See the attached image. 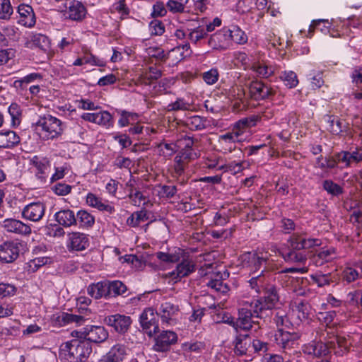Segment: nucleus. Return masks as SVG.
Listing matches in <instances>:
<instances>
[{
	"label": "nucleus",
	"instance_id": "obj_1",
	"mask_svg": "<svg viewBox=\"0 0 362 362\" xmlns=\"http://www.w3.org/2000/svg\"><path fill=\"white\" fill-rule=\"evenodd\" d=\"M261 293L263 296L259 299L242 302L240 315L243 316L241 320L245 323L247 324L248 320L252 317L255 325L259 324L258 320L263 317L264 312L272 309L279 300L278 288L272 284L267 285Z\"/></svg>",
	"mask_w": 362,
	"mask_h": 362
},
{
	"label": "nucleus",
	"instance_id": "obj_2",
	"mask_svg": "<svg viewBox=\"0 0 362 362\" xmlns=\"http://www.w3.org/2000/svg\"><path fill=\"white\" fill-rule=\"evenodd\" d=\"M291 249L282 253L286 262L305 264L307 261L306 250L320 246L322 241L317 238H308L306 234L293 233L288 240Z\"/></svg>",
	"mask_w": 362,
	"mask_h": 362
},
{
	"label": "nucleus",
	"instance_id": "obj_3",
	"mask_svg": "<svg viewBox=\"0 0 362 362\" xmlns=\"http://www.w3.org/2000/svg\"><path fill=\"white\" fill-rule=\"evenodd\" d=\"M91 352L89 342L74 339L61 345L59 357L64 362H83Z\"/></svg>",
	"mask_w": 362,
	"mask_h": 362
},
{
	"label": "nucleus",
	"instance_id": "obj_4",
	"mask_svg": "<svg viewBox=\"0 0 362 362\" xmlns=\"http://www.w3.org/2000/svg\"><path fill=\"white\" fill-rule=\"evenodd\" d=\"M241 263L243 267L248 268L252 275L267 272L268 257L263 253L252 252H245L240 256Z\"/></svg>",
	"mask_w": 362,
	"mask_h": 362
},
{
	"label": "nucleus",
	"instance_id": "obj_5",
	"mask_svg": "<svg viewBox=\"0 0 362 362\" xmlns=\"http://www.w3.org/2000/svg\"><path fill=\"white\" fill-rule=\"evenodd\" d=\"M36 127L41 129V134L46 139H54L62 132L61 121L50 115L40 117L36 122Z\"/></svg>",
	"mask_w": 362,
	"mask_h": 362
},
{
	"label": "nucleus",
	"instance_id": "obj_6",
	"mask_svg": "<svg viewBox=\"0 0 362 362\" xmlns=\"http://www.w3.org/2000/svg\"><path fill=\"white\" fill-rule=\"evenodd\" d=\"M241 310L242 303L240 304V306L238 308V317L236 321H234V318L228 313L223 310L218 313L215 315L214 320H216V323L223 322L231 325L235 329L236 332H238L239 329L248 331L252 328L253 325H255V321L252 320V317H250V319L248 320V323L245 324V322L241 320V317H243L240 315Z\"/></svg>",
	"mask_w": 362,
	"mask_h": 362
},
{
	"label": "nucleus",
	"instance_id": "obj_7",
	"mask_svg": "<svg viewBox=\"0 0 362 362\" xmlns=\"http://www.w3.org/2000/svg\"><path fill=\"white\" fill-rule=\"evenodd\" d=\"M23 249V244L18 240L5 241L0 245V260L6 263L13 262Z\"/></svg>",
	"mask_w": 362,
	"mask_h": 362
},
{
	"label": "nucleus",
	"instance_id": "obj_8",
	"mask_svg": "<svg viewBox=\"0 0 362 362\" xmlns=\"http://www.w3.org/2000/svg\"><path fill=\"white\" fill-rule=\"evenodd\" d=\"M139 322L143 330L149 337H153L159 331L158 314L153 308L145 309L140 315Z\"/></svg>",
	"mask_w": 362,
	"mask_h": 362
},
{
	"label": "nucleus",
	"instance_id": "obj_9",
	"mask_svg": "<svg viewBox=\"0 0 362 362\" xmlns=\"http://www.w3.org/2000/svg\"><path fill=\"white\" fill-rule=\"evenodd\" d=\"M335 349L334 341H330L327 343L322 341H312L303 347L305 354L311 355L317 358L326 357L331 353V349Z\"/></svg>",
	"mask_w": 362,
	"mask_h": 362
},
{
	"label": "nucleus",
	"instance_id": "obj_10",
	"mask_svg": "<svg viewBox=\"0 0 362 362\" xmlns=\"http://www.w3.org/2000/svg\"><path fill=\"white\" fill-rule=\"evenodd\" d=\"M80 337L85 339L86 341L101 343L108 337V332L102 326H87L80 332Z\"/></svg>",
	"mask_w": 362,
	"mask_h": 362
},
{
	"label": "nucleus",
	"instance_id": "obj_11",
	"mask_svg": "<svg viewBox=\"0 0 362 362\" xmlns=\"http://www.w3.org/2000/svg\"><path fill=\"white\" fill-rule=\"evenodd\" d=\"M250 97L255 100L269 99L274 94L273 89L260 81H252L248 86Z\"/></svg>",
	"mask_w": 362,
	"mask_h": 362
},
{
	"label": "nucleus",
	"instance_id": "obj_12",
	"mask_svg": "<svg viewBox=\"0 0 362 362\" xmlns=\"http://www.w3.org/2000/svg\"><path fill=\"white\" fill-rule=\"evenodd\" d=\"M107 325L120 334H124L129 329L132 321L129 316L121 314H115L107 316L105 319Z\"/></svg>",
	"mask_w": 362,
	"mask_h": 362
},
{
	"label": "nucleus",
	"instance_id": "obj_13",
	"mask_svg": "<svg viewBox=\"0 0 362 362\" xmlns=\"http://www.w3.org/2000/svg\"><path fill=\"white\" fill-rule=\"evenodd\" d=\"M337 159L342 165V168L352 167L362 162V147L356 148L354 151H342L337 153Z\"/></svg>",
	"mask_w": 362,
	"mask_h": 362
},
{
	"label": "nucleus",
	"instance_id": "obj_14",
	"mask_svg": "<svg viewBox=\"0 0 362 362\" xmlns=\"http://www.w3.org/2000/svg\"><path fill=\"white\" fill-rule=\"evenodd\" d=\"M89 246V238L85 233L72 232L68 235L67 248L69 251H83Z\"/></svg>",
	"mask_w": 362,
	"mask_h": 362
},
{
	"label": "nucleus",
	"instance_id": "obj_15",
	"mask_svg": "<svg viewBox=\"0 0 362 362\" xmlns=\"http://www.w3.org/2000/svg\"><path fill=\"white\" fill-rule=\"evenodd\" d=\"M207 44L214 49L225 50L230 46L229 33L227 29H222L211 35Z\"/></svg>",
	"mask_w": 362,
	"mask_h": 362
},
{
	"label": "nucleus",
	"instance_id": "obj_16",
	"mask_svg": "<svg viewBox=\"0 0 362 362\" xmlns=\"http://www.w3.org/2000/svg\"><path fill=\"white\" fill-rule=\"evenodd\" d=\"M66 10L64 12V16L72 21H80L84 18L86 13V9L79 1L69 0L66 3Z\"/></svg>",
	"mask_w": 362,
	"mask_h": 362
},
{
	"label": "nucleus",
	"instance_id": "obj_17",
	"mask_svg": "<svg viewBox=\"0 0 362 362\" xmlns=\"http://www.w3.org/2000/svg\"><path fill=\"white\" fill-rule=\"evenodd\" d=\"M177 335L172 331H163L156 338L154 349L156 351H168L170 346L177 342Z\"/></svg>",
	"mask_w": 362,
	"mask_h": 362
},
{
	"label": "nucleus",
	"instance_id": "obj_18",
	"mask_svg": "<svg viewBox=\"0 0 362 362\" xmlns=\"http://www.w3.org/2000/svg\"><path fill=\"white\" fill-rule=\"evenodd\" d=\"M195 265L190 259H183L179 263L176 269L168 274V276L175 283L179 281L182 278L185 277L194 271Z\"/></svg>",
	"mask_w": 362,
	"mask_h": 362
},
{
	"label": "nucleus",
	"instance_id": "obj_19",
	"mask_svg": "<svg viewBox=\"0 0 362 362\" xmlns=\"http://www.w3.org/2000/svg\"><path fill=\"white\" fill-rule=\"evenodd\" d=\"M0 226L8 233L21 235H29L31 233V228L29 226L16 219L6 218L0 223Z\"/></svg>",
	"mask_w": 362,
	"mask_h": 362
},
{
	"label": "nucleus",
	"instance_id": "obj_20",
	"mask_svg": "<svg viewBox=\"0 0 362 362\" xmlns=\"http://www.w3.org/2000/svg\"><path fill=\"white\" fill-rule=\"evenodd\" d=\"M187 39L194 44H197L206 39L208 34L204 26L200 25L198 21H191L186 26Z\"/></svg>",
	"mask_w": 362,
	"mask_h": 362
},
{
	"label": "nucleus",
	"instance_id": "obj_21",
	"mask_svg": "<svg viewBox=\"0 0 362 362\" xmlns=\"http://www.w3.org/2000/svg\"><path fill=\"white\" fill-rule=\"evenodd\" d=\"M45 206L41 202H33L25 206L22 211L24 218L32 221H39L45 214Z\"/></svg>",
	"mask_w": 362,
	"mask_h": 362
},
{
	"label": "nucleus",
	"instance_id": "obj_22",
	"mask_svg": "<svg viewBox=\"0 0 362 362\" xmlns=\"http://www.w3.org/2000/svg\"><path fill=\"white\" fill-rule=\"evenodd\" d=\"M127 355V347L120 344L114 345L100 359V362H122Z\"/></svg>",
	"mask_w": 362,
	"mask_h": 362
},
{
	"label": "nucleus",
	"instance_id": "obj_23",
	"mask_svg": "<svg viewBox=\"0 0 362 362\" xmlns=\"http://www.w3.org/2000/svg\"><path fill=\"white\" fill-rule=\"evenodd\" d=\"M19 18L18 23L28 28H31L35 24V16L33 8L28 4H21L18 7Z\"/></svg>",
	"mask_w": 362,
	"mask_h": 362
},
{
	"label": "nucleus",
	"instance_id": "obj_24",
	"mask_svg": "<svg viewBox=\"0 0 362 362\" xmlns=\"http://www.w3.org/2000/svg\"><path fill=\"white\" fill-rule=\"evenodd\" d=\"M31 163L36 168V177L42 183H45L48 177L50 161L47 158H40L35 156L31 160Z\"/></svg>",
	"mask_w": 362,
	"mask_h": 362
},
{
	"label": "nucleus",
	"instance_id": "obj_25",
	"mask_svg": "<svg viewBox=\"0 0 362 362\" xmlns=\"http://www.w3.org/2000/svg\"><path fill=\"white\" fill-rule=\"evenodd\" d=\"M20 142V137L13 131L6 130L0 132V148H10Z\"/></svg>",
	"mask_w": 362,
	"mask_h": 362
},
{
	"label": "nucleus",
	"instance_id": "obj_26",
	"mask_svg": "<svg viewBox=\"0 0 362 362\" xmlns=\"http://www.w3.org/2000/svg\"><path fill=\"white\" fill-rule=\"evenodd\" d=\"M234 351L236 355L243 356L247 354L251 345L250 337L247 334H238L234 340Z\"/></svg>",
	"mask_w": 362,
	"mask_h": 362
},
{
	"label": "nucleus",
	"instance_id": "obj_27",
	"mask_svg": "<svg viewBox=\"0 0 362 362\" xmlns=\"http://www.w3.org/2000/svg\"><path fill=\"white\" fill-rule=\"evenodd\" d=\"M78 310V315L66 313L63 317L64 322L66 323L75 322L77 325H81L88 320L87 316L90 315V310L88 308L80 305Z\"/></svg>",
	"mask_w": 362,
	"mask_h": 362
},
{
	"label": "nucleus",
	"instance_id": "obj_28",
	"mask_svg": "<svg viewBox=\"0 0 362 362\" xmlns=\"http://www.w3.org/2000/svg\"><path fill=\"white\" fill-rule=\"evenodd\" d=\"M55 219L59 225L64 227L76 225V218L74 212L70 209L61 210L57 212Z\"/></svg>",
	"mask_w": 362,
	"mask_h": 362
},
{
	"label": "nucleus",
	"instance_id": "obj_29",
	"mask_svg": "<svg viewBox=\"0 0 362 362\" xmlns=\"http://www.w3.org/2000/svg\"><path fill=\"white\" fill-rule=\"evenodd\" d=\"M185 124L190 130L200 131L210 125V122L205 117L194 115L186 119Z\"/></svg>",
	"mask_w": 362,
	"mask_h": 362
},
{
	"label": "nucleus",
	"instance_id": "obj_30",
	"mask_svg": "<svg viewBox=\"0 0 362 362\" xmlns=\"http://www.w3.org/2000/svg\"><path fill=\"white\" fill-rule=\"evenodd\" d=\"M335 250L332 247L322 250L310 257L311 262L316 266H321L325 262H329L334 258Z\"/></svg>",
	"mask_w": 362,
	"mask_h": 362
},
{
	"label": "nucleus",
	"instance_id": "obj_31",
	"mask_svg": "<svg viewBox=\"0 0 362 362\" xmlns=\"http://www.w3.org/2000/svg\"><path fill=\"white\" fill-rule=\"evenodd\" d=\"M276 340L279 344H281L284 348L289 345L291 341H293L299 338V335L296 332H291L289 329L279 328L275 335Z\"/></svg>",
	"mask_w": 362,
	"mask_h": 362
},
{
	"label": "nucleus",
	"instance_id": "obj_32",
	"mask_svg": "<svg viewBox=\"0 0 362 362\" xmlns=\"http://www.w3.org/2000/svg\"><path fill=\"white\" fill-rule=\"evenodd\" d=\"M162 72L156 67L151 66L147 70L142 72L139 76L138 81L144 85H150L153 81L158 80L161 77Z\"/></svg>",
	"mask_w": 362,
	"mask_h": 362
},
{
	"label": "nucleus",
	"instance_id": "obj_33",
	"mask_svg": "<svg viewBox=\"0 0 362 362\" xmlns=\"http://www.w3.org/2000/svg\"><path fill=\"white\" fill-rule=\"evenodd\" d=\"M86 202L89 206L95 207L100 211H105L110 214L115 211L113 206L103 202L101 198L98 197L92 193L88 194L86 197Z\"/></svg>",
	"mask_w": 362,
	"mask_h": 362
},
{
	"label": "nucleus",
	"instance_id": "obj_34",
	"mask_svg": "<svg viewBox=\"0 0 362 362\" xmlns=\"http://www.w3.org/2000/svg\"><path fill=\"white\" fill-rule=\"evenodd\" d=\"M107 298L123 295L127 288L120 281H106Z\"/></svg>",
	"mask_w": 362,
	"mask_h": 362
},
{
	"label": "nucleus",
	"instance_id": "obj_35",
	"mask_svg": "<svg viewBox=\"0 0 362 362\" xmlns=\"http://www.w3.org/2000/svg\"><path fill=\"white\" fill-rule=\"evenodd\" d=\"M249 284L251 288L255 289L256 292L259 293H261L267 285L271 284L267 279L264 273H259L252 275L251 279L249 281Z\"/></svg>",
	"mask_w": 362,
	"mask_h": 362
},
{
	"label": "nucleus",
	"instance_id": "obj_36",
	"mask_svg": "<svg viewBox=\"0 0 362 362\" xmlns=\"http://www.w3.org/2000/svg\"><path fill=\"white\" fill-rule=\"evenodd\" d=\"M87 291L91 297L99 299L102 297L107 298L106 281H100L97 284H90Z\"/></svg>",
	"mask_w": 362,
	"mask_h": 362
},
{
	"label": "nucleus",
	"instance_id": "obj_37",
	"mask_svg": "<svg viewBox=\"0 0 362 362\" xmlns=\"http://www.w3.org/2000/svg\"><path fill=\"white\" fill-rule=\"evenodd\" d=\"M273 315V320L278 327V329L279 328H284V329H291L292 327V323L288 318L285 310L281 309H276L274 310Z\"/></svg>",
	"mask_w": 362,
	"mask_h": 362
},
{
	"label": "nucleus",
	"instance_id": "obj_38",
	"mask_svg": "<svg viewBox=\"0 0 362 362\" xmlns=\"http://www.w3.org/2000/svg\"><path fill=\"white\" fill-rule=\"evenodd\" d=\"M160 317L163 322L170 323L172 317L175 315L179 310L178 307L170 302H165L160 305Z\"/></svg>",
	"mask_w": 362,
	"mask_h": 362
},
{
	"label": "nucleus",
	"instance_id": "obj_39",
	"mask_svg": "<svg viewBox=\"0 0 362 362\" xmlns=\"http://www.w3.org/2000/svg\"><path fill=\"white\" fill-rule=\"evenodd\" d=\"M229 33V41H233L237 44L243 45L247 42V36L245 33L238 26H233L231 29H227Z\"/></svg>",
	"mask_w": 362,
	"mask_h": 362
},
{
	"label": "nucleus",
	"instance_id": "obj_40",
	"mask_svg": "<svg viewBox=\"0 0 362 362\" xmlns=\"http://www.w3.org/2000/svg\"><path fill=\"white\" fill-rule=\"evenodd\" d=\"M76 224L78 223L80 227L90 228L95 223V218L90 213L84 210H80L76 214Z\"/></svg>",
	"mask_w": 362,
	"mask_h": 362
},
{
	"label": "nucleus",
	"instance_id": "obj_41",
	"mask_svg": "<svg viewBox=\"0 0 362 362\" xmlns=\"http://www.w3.org/2000/svg\"><path fill=\"white\" fill-rule=\"evenodd\" d=\"M339 161L337 159V153L333 156L325 157L322 156L316 160V166L321 169H333L337 166Z\"/></svg>",
	"mask_w": 362,
	"mask_h": 362
},
{
	"label": "nucleus",
	"instance_id": "obj_42",
	"mask_svg": "<svg viewBox=\"0 0 362 362\" xmlns=\"http://www.w3.org/2000/svg\"><path fill=\"white\" fill-rule=\"evenodd\" d=\"M156 187L158 195L162 199H172L177 192V188L175 185H158Z\"/></svg>",
	"mask_w": 362,
	"mask_h": 362
},
{
	"label": "nucleus",
	"instance_id": "obj_43",
	"mask_svg": "<svg viewBox=\"0 0 362 362\" xmlns=\"http://www.w3.org/2000/svg\"><path fill=\"white\" fill-rule=\"evenodd\" d=\"M188 1L189 0H168L166 8L172 13H185Z\"/></svg>",
	"mask_w": 362,
	"mask_h": 362
},
{
	"label": "nucleus",
	"instance_id": "obj_44",
	"mask_svg": "<svg viewBox=\"0 0 362 362\" xmlns=\"http://www.w3.org/2000/svg\"><path fill=\"white\" fill-rule=\"evenodd\" d=\"M148 218L146 211H139L133 213L127 220V225L136 227L140 225L141 223L147 221Z\"/></svg>",
	"mask_w": 362,
	"mask_h": 362
},
{
	"label": "nucleus",
	"instance_id": "obj_45",
	"mask_svg": "<svg viewBox=\"0 0 362 362\" xmlns=\"http://www.w3.org/2000/svg\"><path fill=\"white\" fill-rule=\"evenodd\" d=\"M120 115V118L118 124L120 127H127L132 124V122L136 121L139 118V115L134 112H130L126 110H121L118 112Z\"/></svg>",
	"mask_w": 362,
	"mask_h": 362
},
{
	"label": "nucleus",
	"instance_id": "obj_46",
	"mask_svg": "<svg viewBox=\"0 0 362 362\" xmlns=\"http://www.w3.org/2000/svg\"><path fill=\"white\" fill-rule=\"evenodd\" d=\"M257 117H245L240 119L234 124L233 130L240 132V135L242 134L245 128L253 127L256 124L257 121Z\"/></svg>",
	"mask_w": 362,
	"mask_h": 362
},
{
	"label": "nucleus",
	"instance_id": "obj_47",
	"mask_svg": "<svg viewBox=\"0 0 362 362\" xmlns=\"http://www.w3.org/2000/svg\"><path fill=\"white\" fill-rule=\"evenodd\" d=\"M311 279L319 287L329 285L334 281L331 274H322V272H317L311 275Z\"/></svg>",
	"mask_w": 362,
	"mask_h": 362
},
{
	"label": "nucleus",
	"instance_id": "obj_48",
	"mask_svg": "<svg viewBox=\"0 0 362 362\" xmlns=\"http://www.w3.org/2000/svg\"><path fill=\"white\" fill-rule=\"evenodd\" d=\"M281 78L284 82V84L289 88L296 87L298 83L297 75L292 71L283 72Z\"/></svg>",
	"mask_w": 362,
	"mask_h": 362
},
{
	"label": "nucleus",
	"instance_id": "obj_49",
	"mask_svg": "<svg viewBox=\"0 0 362 362\" xmlns=\"http://www.w3.org/2000/svg\"><path fill=\"white\" fill-rule=\"evenodd\" d=\"M251 69L255 71L259 76L265 78L269 77L273 73L272 67L259 62L252 64Z\"/></svg>",
	"mask_w": 362,
	"mask_h": 362
},
{
	"label": "nucleus",
	"instance_id": "obj_50",
	"mask_svg": "<svg viewBox=\"0 0 362 362\" xmlns=\"http://www.w3.org/2000/svg\"><path fill=\"white\" fill-rule=\"evenodd\" d=\"M327 117L328 130L333 134H339L342 132L341 121L333 115H329Z\"/></svg>",
	"mask_w": 362,
	"mask_h": 362
},
{
	"label": "nucleus",
	"instance_id": "obj_51",
	"mask_svg": "<svg viewBox=\"0 0 362 362\" xmlns=\"http://www.w3.org/2000/svg\"><path fill=\"white\" fill-rule=\"evenodd\" d=\"M13 13L10 0H0V19L8 20Z\"/></svg>",
	"mask_w": 362,
	"mask_h": 362
},
{
	"label": "nucleus",
	"instance_id": "obj_52",
	"mask_svg": "<svg viewBox=\"0 0 362 362\" xmlns=\"http://www.w3.org/2000/svg\"><path fill=\"white\" fill-rule=\"evenodd\" d=\"M323 189L334 196H338L343 192V189L338 184L334 182L331 180H326L323 182Z\"/></svg>",
	"mask_w": 362,
	"mask_h": 362
},
{
	"label": "nucleus",
	"instance_id": "obj_53",
	"mask_svg": "<svg viewBox=\"0 0 362 362\" xmlns=\"http://www.w3.org/2000/svg\"><path fill=\"white\" fill-rule=\"evenodd\" d=\"M95 123L99 125L112 126V115L107 111L95 113Z\"/></svg>",
	"mask_w": 362,
	"mask_h": 362
},
{
	"label": "nucleus",
	"instance_id": "obj_54",
	"mask_svg": "<svg viewBox=\"0 0 362 362\" xmlns=\"http://www.w3.org/2000/svg\"><path fill=\"white\" fill-rule=\"evenodd\" d=\"M349 305L362 309V290H356L348 293Z\"/></svg>",
	"mask_w": 362,
	"mask_h": 362
},
{
	"label": "nucleus",
	"instance_id": "obj_55",
	"mask_svg": "<svg viewBox=\"0 0 362 362\" xmlns=\"http://www.w3.org/2000/svg\"><path fill=\"white\" fill-rule=\"evenodd\" d=\"M360 276V273L353 267H346L342 272V279L347 283L356 280Z\"/></svg>",
	"mask_w": 362,
	"mask_h": 362
},
{
	"label": "nucleus",
	"instance_id": "obj_56",
	"mask_svg": "<svg viewBox=\"0 0 362 362\" xmlns=\"http://www.w3.org/2000/svg\"><path fill=\"white\" fill-rule=\"evenodd\" d=\"M148 28L151 35H161L165 32L163 23L162 21L156 19L150 23Z\"/></svg>",
	"mask_w": 362,
	"mask_h": 362
},
{
	"label": "nucleus",
	"instance_id": "obj_57",
	"mask_svg": "<svg viewBox=\"0 0 362 362\" xmlns=\"http://www.w3.org/2000/svg\"><path fill=\"white\" fill-rule=\"evenodd\" d=\"M237 91V98H235V103L233 106L235 109L240 110L245 107L244 103V98H245V91L244 89L241 87H237L236 89H234L233 91Z\"/></svg>",
	"mask_w": 362,
	"mask_h": 362
},
{
	"label": "nucleus",
	"instance_id": "obj_58",
	"mask_svg": "<svg viewBox=\"0 0 362 362\" xmlns=\"http://www.w3.org/2000/svg\"><path fill=\"white\" fill-rule=\"evenodd\" d=\"M207 286L216 291L223 293L228 291V287L226 284H223L220 279H211L207 283Z\"/></svg>",
	"mask_w": 362,
	"mask_h": 362
},
{
	"label": "nucleus",
	"instance_id": "obj_59",
	"mask_svg": "<svg viewBox=\"0 0 362 362\" xmlns=\"http://www.w3.org/2000/svg\"><path fill=\"white\" fill-rule=\"evenodd\" d=\"M72 187L64 182L57 183L52 187L54 192L59 196H65L69 194L71 191Z\"/></svg>",
	"mask_w": 362,
	"mask_h": 362
},
{
	"label": "nucleus",
	"instance_id": "obj_60",
	"mask_svg": "<svg viewBox=\"0 0 362 362\" xmlns=\"http://www.w3.org/2000/svg\"><path fill=\"white\" fill-rule=\"evenodd\" d=\"M336 317L334 311L322 312L318 314V320L325 324L326 327H329Z\"/></svg>",
	"mask_w": 362,
	"mask_h": 362
},
{
	"label": "nucleus",
	"instance_id": "obj_61",
	"mask_svg": "<svg viewBox=\"0 0 362 362\" xmlns=\"http://www.w3.org/2000/svg\"><path fill=\"white\" fill-rule=\"evenodd\" d=\"M33 42L34 45L42 49H46L49 47V40L44 35L38 34L33 36Z\"/></svg>",
	"mask_w": 362,
	"mask_h": 362
},
{
	"label": "nucleus",
	"instance_id": "obj_62",
	"mask_svg": "<svg viewBox=\"0 0 362 362\" xmlns=\"http://www.w3.org/2000/svg\"><path fill=\"white\" fill-rule=\"evenodd\" d=\"M165 6L166 5H165L163 2L157 1L153 6V12L151 16L153 17H163L165 16L167 13V9Z\"/></svg>",
	"mask_w": 362,
	"mask_h": 362
},
{
	"label": "nucleus",
	"instance_id": "obj_63",
	"mask_svg": "<svg viewBox=\"0 0 362 362\" xmlns=\"http://www.w3.org/2000/svg\"><path fill=\"white\" fill-rule=\"evenodd\" d=\"M189 105L185 103L182 99H177L175 102L168 105V111L185 110H188Z\"/></svg>",
	"mask_w": 362,
	"mask_h": 362
},
{
	"label": "nucleus",
	"instance_id": "obj_64",
	"mask_svg": "<svg viewBox=\"0 0 362 362\" xmlns=\"http://www.w3.org/2000/svg\"><path fill=\"white\" fill-rule=\"evenodd\" d=\"M218 78V71L216 69H211L203 74L204 81L209 85L214 84Z\"/></svg>",
	"mask_w": 362,
	"mask_h": 362
}]
</instances>
